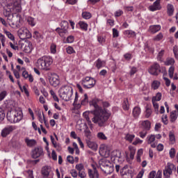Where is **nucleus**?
Masks as SVG:
<instances>
[{
	"label": "nucleus",
	"mask_w": 178,
	"mask_h": 178,
	"mask_svg": "<svg viewBox=\"0 0 178 178\" xmlns=\"http://www.w3.org/2000/svg\"><path fill=\"white\" fill-rule=\"evenodd\" d=\"M101 105L104 108H108L109 106L108 102H102L99 99H93L90 102V106L95 108V110L91 111V113L94 115L92 122L95 124H98L99 127H105L108 119L111 118V113L108 110L102 108Z\"/></svg>",
	"instance_id": "f257e3e1"
},
{
	"label": "nucleus",
	"mask_w": 178,
	"mask_h": 178,
	"mask_svg": "<svg viewBox=\"0 0 178 178\" xmlns=\"http://www.w3.org/2000/svg\"><path fill=\"white\" fill-rule=\"evenodd\" d=\"M54 63V60L51 56H44L38 59L35 66L40 70L47 72L51 70V65Z\"/></svg>",
	"instance_id": "f03ea898"
},
{
	"label": "nucleus",
	"mask_w": 178,
	"mask_h": 178,
	"mask_svg": "<svg viewBox=\"0 0 178 178\" xmlns=\"http://www.w3.org/2000/svg\"><path fill=\"white\" fill-rule=\"evenodd\" d=\"M58 94L63 101H65L66 102L72 101L73 97V88L67 85L63 86L59 89Z\"/></svg>",
	"instance_id": "7ed1b4c3"
},
{
	"label": "nucleus",
	"mask_w": 178,
	"mask_h": 178,
	"mask_svg": "<svg viewBox=\"0 0 178 178\" xmlns=\"http://www.w3.org/2000/svg\"><path fill=\"white\" fill-rule=\"evenodd\" d=\"M7 119L10 123H19L23 119V111L20 108L12 110L7 113Z\"/></svg>",
	"instance_id": "20e7f679"
},
{
	"label": "nucleus",
	"mask_w": 178,
	"mask_h": 178,
	"mask_svg": "<svg viewBox=\"0 0 178 178\" xmlns=\"http://www.w3.org/2000/svg\"><path fill=\"white\" fill-rule=\"evenodd\" d=\"M99 165L101 170H102L105 175H111V173L113 172V164L106 158L99 160Z\"/></svg>",
	"instance_id": "39448f33"
},
{
	"label": "nucleus",
	"mask_w": 178,
	"mask_h": 178,
	"mask_svg": "<svg viewBox=\"0 0 178 178\" xmlns=\"http://www.w3.org/2000/svg\"><path fill=\"white\" fill-rule=\"evenodd\" d=\"M69 22L67 21H63L60 23V28H56V31L60 35V37H65L69 34Z\"/></svg>",
	"instance_id": "423d86ee"
},
{
	"label": "nucleus",
	"mask_w": 178,
	"mask_h": 178,
	"mask_svg": "<svg viewBox=\"0 0 178 178\" xmlns=\"http://www.w3.org/2000/svg\"><path fill=\"white\" fill-rule=\"evenodd\" d=\"M20 20H22L20 15H13L11 19L8 18V26L13 29H19L20 27Z\"/></svg>",
	"instance_id": "0eeeda50"
},
{
	"label": "nucleus",
	"mask_w": 178,
	"mask_h": 178,
	"mask_svg": "<svg viewBox=\"0 0 178 178\" xmlns=\"http://www.w3.org/2000/svg\"><path fill=\"white\" fill-rule=\"evenodd\" d=\"M97 81L94 78L90 76H86L83 78L81 80V84L84 88H92Z\"/></svg>",
	"instance_id": "6e6552de"
},
{
	"label": "nucleus",
	"mask_w": 178,
	"mask_h": 178,
	"mask_svg": "<svg viewBox=\"0 0 178 178\" xmlns=\"http://www.w3.org/2000/svg\"><path fill=\"white\" fill-rule=\"evenodd\" d=\"M17 35L20 40H26V38H31L32 35L30 31L26 27H22L17 31Z\"/></svg>",
	"instance_id": "1a4fd4ad"
},
{
	"label": "nucleus",
	"mask_w": 178,
	"mask_h": 178,
	"mask_svg": "<svg viewBox=\"0 0 178 178\" xmlns=\"http://www.w3.org/2000/svg\"><path fill=\"white\" fill-rule=\"evenodd\" d=\"M175 169H176L175 164L171 163H168L167 165L165 167L163 170V176L165 178H170V176H172L173 173V170H175Z\"/></svg>",
	"instance_id": "9d476101"
},
{
	"label": "nucleus",
	"mask_w": 178,
	"mask_h": 178,
	"mask_svg": "<svg viewBox=\"0 0 178 178\" xmlns=\"http://www.w3.org/2000/svg\"><path fill=\"white\" fill-rule=\"evenodd\" d=\"M148 72L150 74H152V76H158V74L162 72L161 65H159L158 63H154L152 65L149 67Z\"/></svg>",
	"instance_id": "9b49d317"
},
{
	"label": "nucleus",
	"mask_w": 178,
	"mask_h": 178,
	"mask_svg": "<svg viewBox=\"0 0 178 178\" xmlns=\"http://www.w3.org/2000/svg\"><path fill=\"white\" fill-rule=\"evenodd\" d=\"M20 48L25 54H30L33 51V44L30 41H25L20 44Z\"/></svg>",
	"instance_id": "f8f14e48"
},
{
	"label": "nucleus",
	"mask_w": 178,
	"mask_h": 178,
	"mask_svg": "<svg viewBox=\"0 0 178 178\" xmlns=\"http://www.w3.org/2000/svg\"><path fill=\"white\" fill-rule=\"evenodd\" d=\"M120 175L123 178H133V170L129 169L128 165H124L120 170Z\"/></svg>",
	"instance_id": "ddd939ff"
},
{
	"label": "nucleus",
	"mask_w": 178,
	"mask_h": 178,
	"mask_svg": "<svg viewBox=\"0 0 178 178\" xmlns=\"http://www.w3.org/2000/svg\"><path fill=\"white\" fill-rule=\"evenodd\" d=\"M49 81L51 86L53 87H58V86L60 83V81L59 80V76L58 74H52L49 79Z\"/></svg>",
	"instance_id": "4468645a"
},
{
	"label": "nucleus",
	"mask_w": 178,
	"mask_h": 178,
	"mask_svg": "<svg viewBox=\"0 0 178 178\" xmlns=\"http://www.w3.org/2000/svg\"><path fill=\"white\" fill-rule=\"evenodd\" d=\"M43 155H44V150L41 147H35L32 151V158H33V159H37V158H40V156H42Z\"/></svg>",
	"instance_id": "2eb2a0df"
},
{
	"label": "nucleus",
	"mask_w": 178,
	"mask_h": 178,
	"mask_svg": "<svg viewBox=\"0 0 178 178\" xmlns=\"http://www.w3.org/2000/svg\"><path fill=\"white\" fill-rule=\"evenodd\" d=\"M10 10L13 13H19V12H22V5L20 3V0L14 1L13 6Z\"/></svg>",
	"instance_id": "dca6fc26"
},
{
	"label": "nucleus",
	"mask_w": 178,
	"mask_h": 178,
	"mask_svg": "<svg viewBox=\"0 0 178 178\" xmlns=\"http://www.w3.org/2000/svg\"><path fill=\"white\" fill-rule=\"evenodd\" d=\"M111 159L112 162L116 163V161L122 159V152L120 150H114L111 154Z\"/></svg>",
	"instance_id": "f3484780"
},
{
	"label": "nucleus",
	"mask_w": 178,
	"mask_h": 178,
	"mask_svg": "<svg viewBox=\"0 0 178 178\" xmlns=\"http://www.w3.org/2000/svg\"><path fill=\"white\" fill-rule=\"evenodd\" d=\"M13 130H16V127H15V126L10 125L5 127L1 130V137H8V136H9V134H10Z\"/></svg>",
	"instance_id": "a211bd4d"
},
{
	"label": "nucleus",
	"mask_w": 178,
	"mask_h": 178,
	"mask_svg": "<svg viewBox=\"0 0 178 178\" xmlns=\"http://www.w3.org/2000/svg\"><path fill=\"white\" fill-rule=\"evenodd\" d=\"M99 154L102 156H104V158H109L111 155V150H109V148H108L107 146L103 145L101 146L99 149Z\"/></svg>",
	"instance_id": "6ab92c4d"
},
{
	"label": "nucleus",
	"mask_w": 178,
	"mask_h": 178,
	"mask_svg": "<svg viewBox=\"0 0 178 178\" xmlns=\"http://www.w3.org/2000/svg\"><path fill=\"white\" fill-rule=\"evenodd\" d=\"M24 141L25 144H26L27 147L29 148H33V147H35V145H37V140L31 139L29 137L25 138Z\"/></svg>",
	"instance_id": "aec40b11"
},
{
	"label": "nucleus",
	"mask_w": 178,
	"mask_h": 178,
	"mask_svg": "<svg viewBox=\"0 0 178 178\" xmlns=\"http://www.w3.org/2000/svg\"><path fill=\"white\" fill-rule=\"evenodd\" d=\"M147 144H149L152 148H155L156 147L157 143L155 142V135H149L147 137Z\"/></svg>",
	"instance_id": "412c9836"
},
{
	"label": "nucleus",
	"mask_w": 178,
	"mask_h": 178,
	"mask_svg": "<svg viewBox=\"0 0 178 178\" xmlns=\"http://www.w3.org/2000/svg\"><path fill=\"white\" fill-rule=\"evenodd\" d=\"M41 174L43 177H47L48 176L52 175L51 174V167L46 165L42 168Z\"/></svg>",
	"instance_id": "4be33fe9"
},
{
	"label": "nucleus",
	"mask_w": 178,
	"mask_h": 178,
	"mask_svg": "<svg viewBox=\"0 0 178 178\" xmlns=\"http://www.w3.org/2000/svg\"><path fill=\"white\" fill-rule=\"evenodd\" d=\"M86 144L88 148H90V149H92L93 151H97L98 149V144H97V143H95V141H92L91 140H87Z\"/></svg>",
	"instance_id": "5701e85b"
},
{
	"label": "nucleus",
	"mask_w": 178,
	"mask_h": 178,
	"mask_svg": "<svg viewBox=\"0 0 178 178\" xmlns=\"http://www.w3.org/2000/svg\"><path fill=\"white\" fill-rule=\"evenodd\" d=\"M162 9V6H161V3H158V1H154L153 5L149 7V10L151 12H155V10H161Z\"/></svg>",
	"instance_id": "b1692460"
},
{
	"label": "nucleus",
	"mask_w": 178,
	"mask_h": 178,
	"mask_svg": "<svg viewBox=\"0 0 178 178\" xmlns=\"http://www.w3.org/2000/svg\"><path fill=\"white\" fill-rule=\"evenodd\" d=\"M139 124H140L141 127L145 129V130H149V129H151V122L147 120L140 121Z\"/></svg>",
	"instance_id": "393cba45"
},
{
	"label": "nucleus",
	"mask_w": 178,
	"mask_h": 178,
	"mask_svg": "<svg viewBox=\"0 0 178 178\" xmlns=\"http://www.w3.org/2000/svg\"><path fill=\"white\" fill-rule=\"evenodd\" d=\"M95 65L97 69H102V67H105L106 62L99 58L95 62Z\"/></svg>",
	"instance_id": "a878e982"
},
{
	"label": "nucleus",
	"mask_w": 178,
	"mask_h": 178,
	"mask_svg": "<svg viewBox=\"0 0 178 178\" xmlns=\"http://www.w3.org/2000/svg\"><path fill=\"white\" fill-rule=\"evenodd\" d=\"M128 149L129 151V158L131 161H133V159H134V156L136 155V149L134 146L132 145H129L128 147Z\"/></svg>",
	"instance_id": "bb28decb"
},
{
	"label": "nucleus",
	"mask_w": 178,
	"mask_h": 178,
	"mask_svg": "<svg viewBox=\"0 0 178 178\" xmlns=\"http://www.w3.org/2000/svg\"><path fill=\"white\" fill-rule=\"evenodd\" d=\"M88 176L90 178H99V174H98V171L95 169V170H88Z\"/></svg>",
	"instance_id": "cd10ccee"
},
{
	"label": "nucleus",
	"mask_w": 178,
	"mask_h": 178,
	"mask_svg": "<svg viewBox=\"0 0 178 178\" xmlns=\"http://www.w3.org/2000/svg\"><path fill=\"white\" fill-rule=\"evenodd\" d=\"M177 117H178L177 111H171L170 114V122H171V123H175V122H176V120H177Z\"/></svg>",
	"instance_id": "c85d7f7f"
},
{
	"label": "nucleus",
	"mask_w": 178,
	"mask_h": 178,
	"mask_svg": "<svg viewBox=\"0 0 178 178\" xmlns=\"http://www.w3.org/2000/svg\"><path fill=\"white\" fill-rule=\"evenodd\" d=\"M33 38L37 40V41H39V42H41V41L44 40V36H42V35H41L38 31H35L33 32Z\"/></svg>",
	"instance_id": "c756f323"
},
{
	"label": "nucleus",
	"mask_w": 178,
	"mask_h": 178,
	"mask_svg": "<svg viewBox=\"0 0 178 178\" xmlns=\"http://www.w3.org/2000/svg\"><path fill=\"white\" fill-rule=\"evenodd\" d=\"M80 29L83 31H87L88 30V24H87V22H83V21H80L78 23Z\"/></svg>",
	"instance_id": "7c9ffc66"
},
{
	"label": "nucleus",
	"mask_w": 178,
	"mask_h": 178,
	"mask_svg": "<svg viewBox=\"0 0 178 178\" xmlns=\"http://www.w3.org/2000/svg\"><path fill=\"white\" fill-rule=\"evenodd\" d=\"M133 115L134 117L137 119V118H138V116H140V113H141V108H140V107L136 106L133 109Z\"/></svg>",
	"instance_id": "2f4dec72"
},
{
	"label": "nucleus",
	"mask_w": 178,
	"mask_h": 178,
	"mask_svg": "<svg viewBox=\"0 0 178 178\" xmlns=\"http://www.w3.org/2000/svg\"><path fill=\"white\" fill-rule=\"evenodd\" d=\"M161 30V25H153L149 27V31L153 33H158Z\"/></svg>",
	"instance_id": "473e14b6"
},
{
	"label": "nucleus",
	"mask_w": 178,
	"mask_h": 178,
	"mask_svg": "<svg viewBox=\"0 0 178 178\" xmlns=\"http://www.w3.org/2000/svg\"><path fill=\"white\" fill-rule=\"evenodd\" d=\"M136 138L135 134H127L125 135L124 140L129 143H133V140Z\"/></svg>",
	"instance_id": "72a5a7b5"
},
{
	"label": "nucleus",
	"mask_w": 178,
	"mask_h": 178,
	"mask_svg": "<svg viewBox=\"0 0 178 178\" xmlns=\"http://www.w3.org/2000/svg\"><path fill=\"white\" fill-rule=\"evenodd\" d=\"M167 10H168V15L169 16H172L173 13L175 12V8L173 7V5L172 4H168L167 7Z\"/></svg>",
	"instance_id": "f704fd0d"
},
{
	"label": "nucleus",
	"mask_w": 178,
	"mask_h": 178,
	"mask_svg": "<svg viewBox=\"0 0 178 178\" xmlns=\"http://www.w3.org/2000/svg\"><path fill=\"white\" fill-rule=\"evenodd\" d=\"M161 87V82L159 81H154L152 83V88L153 90H158Z\"/></svg>",
	"instance_id": "c9c22d12"
},
{
	"label": "nucleus",
	"mask_w": 178,
	"mask_h": 178,
	"mask_svg": "<svg viewBox=\"0 0 178 178\" xmlns=\"http://www.w3.org/2000/svg\"><path fill=\"white\" fill-rule=\"evenodd\" d=\"M162 99V93L157 92L156 96L152 97V102H156L158 101H161Z\"/></svg>",
	"instance_id": "e433bc0d"
},
{
	"label": "nucleus",
	"mask_w": 178,
	"mask_h": 178,
	"mask_svg": "<svg viewBox=\"0 0 178 178\" xmlns=\"http://www.w3.org/2000/svg\"><path fill=\"white\" fill-rule=\"evenodd\" d=\"M153 104V108L156 115L159 114V104L156 102H152Z\"/></svg>",
	"instance_id": "4c0bfd02"
},
{
	"label": "nucleus",
	"mask_w": 178,
	"mask_h": 178,
	"mask_svg": "<svg viewBox=\"0 0 178 178\" xmlns=\"http://www.w3.org/2000/svg\"><path fill=\"white\" fill-rule=\"evenodd\" d=\"M19 87L22 92H24V94L26 95V97L30 96V93L29 92V90H27V88L26 86H24L22 87V85H19Z\"/></svg>",
	"instance_id": "58836bf2"
},
{
	"label": "nucleus",
	"mask_w": 178,
	"mask_h": 178,
	"mask_svg": "<svg viewBox=\"0 0 178 178\" xmlns=\"http://www.w3.org/2000/svg\"><path fill=\"white\" fill-rule=\"evenodd\" d=\"M122 108L124 111H129L130 106L129 105V100H127V99L124 100L122 104Z\"/></svg>",
	"instance_id": "ea45409f"
},
{
	"label": "nucleus",
	"mask_w": 178,
	"mask_h": 178,
	"mask_svg": "<svg viewBox=\"0 0 178 178\" xmlns=\"http://www.w3.org/2000/svg\"><path fill=\"white\" fill-rule=\"evenodd\" d=\"M97 137L99 140H108V138L104 134V132L97 133Z\"/></svg>",
	"instance_id": "a19ab883"
},
{
	"label": "nucleus",
	"mask_w": 178,
	"mask_h": 178,
	"mask_svg": "<svg viewBox=\"0 0 178 178\" xmlns=\"http://www.w3.org/2000/svg\"><path fill=\"white\" fill-rule=\"evenodd\" d=\"M87 104H88V96L87 95V94H85L83 95V98L81 101V105H87Z\"/></svg>",
	"instance_id": "79ce46f5"
},
{
	"label": "nucleus",
	"mask_w": 178,
	"mask_h": 178,
	"mask_svg": "<svg viewBox=\"0 0 178 178\" xmlns=\"http://www.w3.org/2000/svg\"><path fill=\"white\" fill-rule=\"evenodd\" d=\"M27 22L29 24H30V26H31L32 27H34V26H35V20L34 19V18L29 17L27 19Z\"/></svg>",
	"instance_id": "37998d69"
},
{
	"label": "nucleus",
	"mask_w": 178,
	"mask_h": 178,
	"mask_svg": "<svg viewBox=\"0 0 178 178\" xmlns=\"http://www.w3.org/2000/svg\"><path fill=\"white\" fill-rule=\"evenodd\" d=\"M168 74L170 79H173V75L175 74V67L171 66L168 70Z\"/></svg>",
	"instance_id": "c03bdc74"
},
{
	"label": "nucleus",
	"mask_w": 178,
	"mask_h": 178,
	"mask_svg": "<svg viewBox=\"0 0 178 178\" xmlns=\"http://www.w3.org/2000/svg\"><path fill=\"white\" fill-rule=\"evenodd\" d=\"M165 65H166V66H170L172 65H175V59L168 58L165 62Z\"/></svg>",
	"instance_id": "a18cd8bd"
},
{
	"label": "nucleus",
	"mask_w": 178,
	"mask_h": 178,
	"mask_svg": "<svg viewBox=\"0 0 178 178\" xmlns=\"http://www.w3.org/2000/svg\"><path fill=\"white\" fill-rule=\"evenodd\" d=\"M4 33L6 35H7V37H8L10 40H11V41H15V36L13 35V34H12V33L8 31H5Z\"/></svg>",
	"instance_id": "49530a36"
},
{
	"label": "nucleus",
	"mask_w": 178,
	"mask_h": 178,
	"mask_svg": "<svg viewBox=\"0 0 178 178\" xmlns=\"http://www.w3.org/2000/svg\"><path fill=\"white\" fill-rule=\"evenodd\" d=\"M0 41L1 42L2 47H5V42H6V38L2 33H0Z\"/></svg>",
	"instance_id": "de8ad7c7"
},
{
	"label": "nucleus",
	"mask_w": 178,
	"mask_h": 178,
	"mask_svg": "<svg viewBox=\"0 0 178 178\" xmlns=\"http://www.w3.org/2000/svg\"><path fill=\"white\" fill-rule=\"evenodd\" d=\"M75 169L78 170L79 172H82L84 170V165L81 163L76 164L75 166Z\"/></svg>",
	"instance_id": "09e8293b"
},
{
	"label": "nucleus",
	"mask_w": 178,
	"mask_h": 178,
	"mask_svg": "<svg viewBox=\"0 0 178 178\" xmlns=\"http://www.w3.org/2000/svg\"><path fill=\"white\" fill-rule=\"evenodd\" d=\"M6 95H8V92L6 90L0 91V101L5 99Z\"/></svg>",
	"instance_id": "8fccbe9b"
},
{
	"label": "nucleus",
	"mask_w": 178,
	"mask_h": 178,
	"mask_svg": "<svg viewBox=\"0 0 178 178\" xmlns=\"http://www.w3.org/2000/svg\"><path fill=\"white\" fill-rule=\"evenodd\" d=\"M6 76H7V77L10 79L12 83H15V79H13V76H12V73H10V71H8V70L6 71Z\"/></svg>",
	"instance_id": "3c124183"
},
{
	"label": "nucleus",
	"mask_w": 178,
	"mask_h": 178,
	"mask_svg": "<svg viewBox=\"0 0 178 178\" xmlns=\"http://www.w3.org/2000/svg\"><path fill=\"white\" fill-rule=\"evenodd\" d=\"M162 38H163V34H162V33H159L154 38V41H161Z\"/></svg>",
	"instance_id": "603ef678"
},
{
	"label": "nucleus",
	"mask_w": 178,
	"mask_h": 178,
	"mask_svg": "<svg viewBox=\"0 0 178 178\" xmlns=\"http://www.w3.org/2000/svg\"><path fill=\"white\" fill-rule=\"evenodd\" d=\"M169 138L172 144H174L175 141H176V138H175V134H173V133L172 132L169 133Z\"/></svg>",
	"instance_id": "864d4df0"
},
{
	"label": "nucleus",
	"mask_w": 178,
	"mask_h": 178,
	"mask_svg": "<svg viewBox=\"0 0 178 178\" xmlns=\"http://www.w3.org/2000/svg\"><path fill=\"white\" fill-rule=\"evenodd\" d=\"M82 17L86 19H88L91 17V13L88 12H83L82 13Z\"/></svg>",
	"instance_id": "5fc2aeb1"
},
{
	"label": "nucleus",
	"mask_w": 178,
	"mask_h": 178,
	"mask_svg": "<svg viewBox=\"0 0 178 178\" xmlns=\"http://www.w3.org/2000/svg\"><path fill=\"white\" fill-rule=\"evenodd\" d=\"M151 115H152V110L151 108H147L145 111V118L148 119V118H149Z\"/></svg>",
	"instance_id": "6e6d98bb"
},
{
	"label": "nucleus",
	"mask_w": 178,
	"mask_h": 178,
	"mask_svg": "<svg viewBox=\"0 0 178 178\" xmlns=\"http://www.w3.org/2000/svg\"><path fill=\"white\" fill-rule=\"evenodd\" d=\"M88 113H90V111H86L83 113V118L86 119L87 122L88 123H91V120L90 119V117L88 116Z\"/></svg>",
	"instance_id": "4d7b16f0"
},
{
	"label": "nucleus",
	"mask_w": 178,
	"mask_h": 178,
	"mask_svg": "<svg viewBox=\"0 0 178 178\" xmlns=\"http://www.w3.org/2000/svg\"><path fill=\"white\" fill-rule=\"evenodd\" d=\"M50 51L51 54H56V44H51L50 47Z\"/></svg>",
	"instance_id": "13d9d810"
},
{
	"label": "nucleus",
	"mask_w": 178,
	"mask_h": 178,
	"mask_svg": "<svg viewBox=\"0 0 178 178\" xmlns=\"http://www.w3.org/2000/svg\"><path fill=\"white\" fill-rule=\"evenodd\" d=\"M5 111H3V109L0 108V122H2L3 119H5Z\"/></svg>",
	"instance_id": "bf43d9fd"
},
{
	"label": "nucleus",
	"mask_w": 178,
	"mask_h": 178,
	"mask_svg": "<svg viewBox=\"0 0 178 178\" xmlns=\"http://www.w3.org/2000/svg\"><path fill=\"white\" fill-rule=\"evenodd\" d=\"M169 155L171 158H175L176 155V150L175 148H171L169 151Z\"/></svg>",
	"instance_id": "052dcab7"
},
{
	"label": "nucleus",
	"mask_w": 178,
	"mask_h": 178,
	"mask_svg": "<svg viewBox=\"0 0 178 178\" xmlns=\"http://www.w3.org/2000/svg\"><path fill=\"white\" fill-rule=\"evenodd\" d=\"M124 34L125 35H128L129 37H131V35H136V33L134 31L129 30L125 31Z\"/></svg>",
	"instance_id": "680f3d73"
},
{
	"label": "nucleus",
	"mask_w": 178,
	"mask_h": 178,
	"mask_svg": "<svg viewBox=\"0 0 178 178\" xmlns=\"http://www.w3.org/2000/svg\"><path fill=\"white\" fill-rule=\"evenodd\" d=\"M67 53L70 55L72 54H74L76 51H74V49H73L72 47L69 46L66 48Z\"/></svg>",
	"instance_id": "e2e57ef3"
},
{
	"label": "nucleus",
	"mask_w": 178,
	"mask_h": 178,
	"mask_svg": "<svg viewBox=\"0 0 178 178\" xmlns=\"http://www.w3.org/2000/svg\"><path fill=\"white\" fill-rule=\"evenodd\" d=\"M161 120L164 124H168V123H169V121L168 120V115H163L161 116Z\"/></svg>",
	"instance_id": "0e129e2a"
},
{
	"label": "nucleus",
	"mask_w": 178,
	"mask_h": 178,
	"mask_svg": "<svg viewBox=\"0 0 178 178\" xmlns=\"http://www.w3.org/2000/svg\"><path fill=\"white\" fill-rule=\"evenodd\" d=\"M133 145H137L138 144H143V140H141L139 138H136L135 140L133 142Z\"/></svg>",
	"instance_id": "69168bd1"
},
{
	"label": "nucleus",
	"mask_w": 178,
	"mask_h": 178,
	"mask_svg": "<svg viewBox=\"0 0 178 178\" xmlns=\"http://www.w3.org/2000/svg\"><path fill=\"white\" fill-rule=\"evenodd\" d=\"M73 106H74V109L77 111L79 109H80V108H81V104L77 102V103H73L72 104Z\"/></svg>",
	"instance_id": "338daca9"
},
{
	"label": "nucleus",
	"mask_w": 178,
	"mask_h": 178,
	"mask_svg": "<svg viewBox=\"0 0 178 178\" xmlns=\"http://www.w3.org/2000/svg\"><path fill=\"white\" fill-rule=\"evenodd\" d=\"M79 176L81 178H86V177H87V174L86 173V172H84V170L79 171Z\"/></svg>",
	"instance_id": "774afa93"
}]
</instances>
